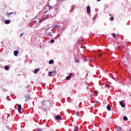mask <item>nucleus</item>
<instances>
[{
    "instance_id": "f257e3e1",
    "label": "nucleus",
    "mask_w": 131,
    "mask_h": 131,
    "mask_svg": "<svg viewBox=\"0 0 131 131\" xmlns=\"http://www.w3.org/2000/svg\"><path fill=\"white\" fill-rule=\"evenodd\" d=\"M52 30L50 29V28L46 29V34L49 36H53V34H52Z\"/></svg>"
},
{
    "instance_id": "f704fd0d",
    "label": "nucleus",
    "mask_w": 131,
    "mask_h": 131,
    "mask_svg": "<svg viewBox=\"0 0 131 131\" xmlns=\"http://www.w3.org/2000/svg\"><path fill=\"white\" fill-rule=\"evenodd\" d=\"M118 49H119V50H121V49H120V47L119 46H118Z\"/></svg>"
},
{
    "instance_id": "473e14b6",
    "label": "nucleus",
    "mask_w": 131,
    "mask_h": 131,
    "mask_svg": "<svg viewBox=\"0 0 131 131\" xmlns=\"http://www.w3.org/2000/svg\"><path fill=\"white\" fill-rule=\"evenodd\" d=\"M85 60L86 61H89L90 60H89V59L85 58ZM90 61H92V60H90Z\"/></svg>"
},
{
    "instance_id": "6ab92c4d",
    "label": "nucleus",
    "mask_w": 131,
    "mask_h": 131,
    "mask_svg": "<svg viewBox=\"0 0 131 131\" xmlns=\"http://www.w3.org/2000/svg\"><path fill=\"white\" fill-rule=\"evenodd\" d=\"M5 70H9V67H8L7 66H6L5 67Z\"/></svg>"
},
{
    "instance_id": "ea45409f",
    "label": "nucleus",
    "mask_w": 131,
    "mask_h": 131,
    "mask_svg": "<svg viewBox=\"0 0 131 131\" xmlns=\"http://www.w3.org/2000/svg\"><path fill=\"white\" fill-rule=\"evenodd\" d=\"M57 8H55V10H57Z\"/></svg>"
},
{
    "instance_id": "cd10ccee",
    "label": "nucleus",
    "mask_w": 131,
    "mask_h": 131,
    "mask_svg": "<svg viewBox=\"0 0 131 131\" xmlns=\"http://www.w3.org/2000/svg\"><path fill=\"white\" fill-rule=\"evenodd\" d=\"M75 128H76V129L78 130V126L76 125L75 126Z\"/></svg>"
},
{
    "instance_id": "f3484780",
    "label": "nucleus",
    "mask_w": 131,
    "mask_h": 131,
    "mask_svg": "<svg viewBox=\"0 0 131 131\" xmlns=\"http://www.w3.org/2000/svg\"><path fill=\"white\" fill-rule=\"evenodd\" d=\"M113 37H114V38H118L116 37V35L114 33H113Z\"/></svg>"
},
{
    "instance_id": "f8f14e48",
    "label": "nucleus",
    "mask_w": 131,
    "mask_h": 131,
    "mask_svg": "<svg viewBox=\"0 0 131 131\" xmlns=\"http://www.w3.org/2000/svg\"><path fill=\"white\" fill-rule=\"evenodd\" d=\"M11 15H13V12H10V13H7V15L9 17H10V16H11Z\"/></svg>"
},
{
    "instance_id": "c85d7f7f",
    "label": "nucleus",
    "mask_w": 131,
    "mask_h": 131,
    "mask_svg": "<svg viewBox=\"0 0 131 131\" xmlns=\"http://www.w3.org/2000/svg\"><path fill=\"white\" fill-rule=\"evenodd\" d=\"M99 57H100L101 58V57H102V56H103V54H98Z\"/></svg>"
},
{
    "instance_id": "7ed1b4c3",
    "label": "nucleus",
    "mask_w": 131,
    "mask_h": 131,
    "mask_svg": "<svg viewBox=\"0 0 131 131\" xmlns=\"http://www.w3.org/2000/svg\"><path fill=\"white\" fill-rule=\"evenodd\" d=\"M71 76H72V73H70L69 75L66 77L67 80H70L71 79Z\"/></svg>"
},
{
    "instance_id": "dca6fc26",
    "label": "nucleus",
    "mask_w": 131,
    "mask_h": 131,
    "mask_svg": "<svg viewBox=\"0 0 131 131\" xmlns=\"http://www.w3.org/2000/svg\"><path fill=\"white\" fill-rule=\"evenodd\" d=\"M123 119H124V120L125 121H127V117H126V116H124L123 117Z\"/></svg>"
},
{
    "instance_id": "ddd939ff",
    "label": "nucleus",
    "mask_w": 131,
    "mask_h": 131,
    "mask_svg": "<svg viewBox=\"0 0 131 131\" xmlns=\"http://www.w3.org/2000/svg\"><path fill=\"white\" fill-rule=\"evenodd\" d=\"M108 111H111V107H110V105H108L106 107Z\"/></svg>"
},
{
    "instance_id": "4468645a",
    "label": "nucleus",
    "mask_w": 131,
    "mask_h": 131,
    "mask_svg": "<svg viewBox=\"0 0 131 131\" xmlns=\"http://www.w3.org/2000/svg\"><path fill=\"white\" fill-rule=\"evenodd\" d=\"M38 71H39V69H35V70H34L35 74H36V73H37V72H38Z\"/></svg>"
},
{
    "instance_id": "5701e85b",
    "label": "nucleus",
    "mask_w": 131,
    "mask_h": 131,
    "mask_svg": "<svg viewBox=\"0 0 131 131\" xmlns=\"http://www.w3.org/2000/svg\"><path fill=\"white\" fill-rule=\"evenodd\" d=\"M54 27H55V28H57L58 30H59V27H58V25H55V26H54Z\"/></svg>"
},
{
    "instance_id": "f03ea898",
    "label": "nucleus",
    "mask_w": 131,
    "mask_h": 131,
    "mask_svg": "<svg viewBox=\"0 0 131 131\" xmlns=\"http://www.w3.org/2000/svg\"><path fill=\"white\" fill-rule=\"evenodd\" d=\"M57 74V72L53 71V72H48V76H55Z\"/></svg>"
},
{
    "instance_id": "72a5a7b5",
    "label": "nucleus",
    "mask_w": 131,
    "mask_h": 131,
    "mask_svg": "<svg viewBox=\"0 0 131 131\" xmlns=\"http://www.w3.org/2000/svg\"><path fill=\"white\" fill-rule=\"evenodd\" d=\"M30 88V85H28V86H27V89H28V88Z\"/></svg>"
},
{
    "instance_id": "7c9ffc66",
    "label": "nucleus",
    "mask_w": 131,
    "mask_h": 131,
    "mask_svg": "<svg viewBox=\"0 0 131 131\" xmlns=\"http://www.w3.org/2000/svg\"><path fill=\"white\" fill-rule=\"evenodd\" d=\"M23 34H24V33H23L20 35V37L22 36V35H23Z\"/></svg>"
},
{
    "instance_id": "0eeeda50",
    "label": "nucleus",
    "mask_w": 131,
    "mask_h": 131,
    "mask_svg": "<svg viewBox=\"0 0 131 131\" xmlns=\"http://www.w3.org/2000/svg\"><path fill=\"white\" fill-rule=\"evenodd\" d=\"M19 53V51H18L17 50H15L14 51V56H15V57H17V56H18V53Z\"/></svg>"
},
{
    "instance_id": "20e7f679",
    "label": "nucleus",
    "mask_w": 131,
    "mask_h": 131,
    "mask_svg": "<svg viewBox=\"0 0 131 131\" xmlns=\"http://www.w3.org/2000/svg\"><path fill=\"white\" fill-rule=\"evenodd\" d=\"M86 10H87V13L88 14H90L91 13V6H88Z\"/></svg>"
},
{
    "instance_id": "39448f33",
    "label": "nucleus",
    "mask_w": 131,
    "mask_h": 131,
    "mask_svg": "<svg viewBox=\"0 0 131 131\" xmlns=\"http://www.w3.org/2000/svg\"><path fill=\"white\" fill-rule=\"evenodd\" d=\"M25 98L26 99V102H27V101H28V100H29L30 99V97L29 96V94L26 95Z\"/></svg>"
},
{
    "instance_id": "2eb2a0df",
    "label": "nucleus",
    "mask_w": 131,
    "mask_h": 131,
    "mask_svg": "<svg viewBox=\"0 0 131 131\" xmlns=\"http://www.w3.org/2000/svg\"><path fill=\"white\" fill-rule=\"evenodd\" d=\"M53 63H54V60H53V59H51V60H50L49 61V64H53Z\"/></svg>"
},
{
    "instance_id": "a19ab883",
    "label": "nucleus",
    "mask_w": 131,
    "mask_h": 131,
    "mask_svg": "<svg viewBox=\"0 0 131 131\" xmlns=\"http://www.w3.org/2000/svg\"><path fill=\"white\" fill-rule=\"evenodd\" d=\"M118 35H119V34H118Z\"/></svg>"
},
{
    "instance_id": "2f4dec72",
    "label": "nucleus",
    "mask_w": 131,
    "mask_h": 131,
    "mask_svg": "<svg viewBox=\"0 0 131 131\" xmlns=\"http://www.w3.org/2000/svg\"><path fill=\"white\" fill-rule=\"evenodd\" d=\"M82 48L83 49V50H85V49H86V47H83Z\"/></svg>"
},
{
    "instance_id": "e433bc0d",
    "label": "nucleus",
    "mask_w": 131,
    "mask_h": 131,
    "mask_svg": "<svg viewBox=\"0 0 131 131\" xmlns=\"http://www.w3.org/2000/svg\"><path fill=\"white\" fill-rule=\"evenodd\" d=\"M109 16H112V14H109Z\"/></svg>"
},
{
    "instance_id": "6e6552de",
    "label": "nucleus",
    "mask_w": 131,
    "mask_h": 131,
    "mask_svg": "<svg viewBox=\"0 0 131 131\" xmlns=\"http://www.w3.org/2000/svg\"><path fill=\"white\" fill-rule=\"evenodd\" d=\"M21 108H22V106H21V105L18 104V112H21Z\"/></svg>"
},
{
    "instance_id": "c9c22d12",
    "label": "nucleus",
    "mask_w": 131,
    "mask_h": 131,
    "mask_svg": "<svg viewBox=\"0 0 131 131\" xmlns=\"http://www.w3.org/2000/svg\"><path fill=\"white\" fill-rule=\"evenodd\" d=\"M87 89L88 90H89L90 89V88L89 86H87Z\"/></svg>"
},
{
    "instance_id": "a211bd4d",
    "label": "nucleus",
    "mask_w": 131,
    "mask_h": 131,
    "mask_svg": "<svg viewBox=\"0 0 131 131\" xmlns=\"http://www.w3.org/2000/svg\"><path fill=\"white\" fill-rule=\"evenodd\" d=\"M120 130H121V126H118V129H117V131H120Z\"/></svg>"
},
{
    "instance_id": "c756f323",
    "label": "nucleus",
    "mask_w": 131,
    "mask_h": 131,
    "mask_svg": "<svg viewBox=\"0 0 131 131\" xmlns=\"http://www.w3.org/2000/svg\"><path fill=\"white\" fill-rule=\"evenodd\" d=\"M94 92H95V94H96L97 95H98V91H95Z\"/></svg>"
},
{
    "instance_id": "aec40b11",
    "label": "nucleus",
    "mask_w": 131,
    "mask_h": 131,
    "mask_svg": "<svg viewBox=\"0 0 131 131\" xmlns=\"http://www.w3.org/2000/svg\"><path fill=\"white\" fill-rule=\"evenodd\" d=\"M110 20H111V21H113V20H114V17H113V16H111L110 18Z\"/></svg>"
},
{
    "instance_id": "412c9836",
    "label": "nucleus",
    "mask_w": 131,
    "mask_h": 131,
    "mask_svg": "<svg viewBox=\"0 0 131 131\" xmlns=\"http://www.w3.org/2000/svg\"><path fill=\"white\" fill-rule=\"evenodd\" d=\"M50 42H51V43H54V42H55V40H54V39L51 40Z\"/></svg>"
},
{
    "instance_id": "bb28decb",
    "label": "nucleus",
    "mask_w": 131,
    "mask_h": 131,
    "mask_svg": "<svg viewBox=\"0 0 131 131\" xmlns=\"http://www.w3.org/2000/svg\"><path fill=\"white\" fill-rule=\"evenodd\" d=\"M97 17L96 15H94V17H93V20H96V17Z\"/></svg>"
},
{
    "instance_id": "423d86ee",
    "label": "nucleus",
    "mask_w": 131,
    "mask_h": 131,
    "mask_svg": "<svg viewBox=\"0 0 131 131\" xmlns=\"http://www.w3.org/2000/svg\"><path fill=\"white\" fill-rule=\"evenodd\" d=\"M46 104H47V102H46V100L43 101L41 102V107H45L46 106Z\"/></svg>"
},
{
    "instance_id": "1a4fd4ad",
    "label": "nucleus",
    "mask_w": 131,
    "mask_h": 131,
    "mask_svg": "<svg viewBox=\"0 0 131 131\" xmlns=\"http://www.w3.org/2000/svg\"><path fill=\"white\" fill-rule=\"evenodd\" d=\"M120 104L121 105V107H122V108L125 107V104H123V102L122 101H120Z\"/></svg>"
},
{
    "instance_id": "a878e982",
    "label": "nucleus",
    "mask_w": 131,
    "mask_h": 131,
    "mask_svg": "<svg viewBox=\"0 0 131 131\" xmlns=\"http://www.w3.org/2000/svg\"><path fill=\"white\" fill-rule=\"evenodd\" d=\"M38 131H43V130L41 128H38Z\"/></svg>"
},
{
    "instance_id": "4be33fe9",
    "label": "nucleus",
    "mask_w": 131,
    "mask_h": 131,
    "mask_svg": "<svg viewBox=\"0 0 131 131\" xmlns=\"http://www.w3.org/2000/svg\"><path fill=\"white\" fill-rule=\"evenodd\" d=\"M105 86H106V88H110V85L108 84H105Z\"/></svg>"
},
{
    "instance_id": "9b49d317",
    "label": "nucleus",
    "mask_w": 131,
    "mask_h": 131,
    "mask_svg": "<svg viewBox=\"0 0 131 131\" xmlns=\"http://www.w3.org/2000/svg\"><path fill=\"white\" fill-rule=\"evenodd\" d=\"M5 23V24H10L11 23V20H6Z\"/></svg>"
},
{
    "instance_id": "b1692460",
    "label": "nucleus",
    "mask_w": 131,
    "mask_h": 131,
    "mask_svg": "<svg viewBox=\"0 0 131 131\" xmlns=\"http://www.w3.org/2000/svg\"><path fill=\"white\" fill-rule=\"evenodd\" d=\"M75 62H76V63H78L79 62V59H75Z\"/></svg>"
},
{
    "instance_id": "393cba45",
    "label": "nucleus",
    "mask_w": 131,
    "mask_h": 131,
    "mask_svg": "<svg viewBox=\"0 0 131 131\" xmlns=\"http://www.w3.org/2000/svg\"><path fill=\"white\" fill-rule=\"evenodd\" d=\"M76 115H77V116H79V112H76Z\"/></svg>"
},
{
    "instance_id": "9d476101",
    "label": "nucleus",
    "mask_w": 131,
    "mask_h": 131,
    "mask_svg": "<svg viewBox=\"0 0 131 131\" xmlns=\"http://www.w3.org/2000/svg\"><path fill=\"white\" fill-rule=\"evenodd\" d=\"M61 118H62V117H61V116H60V115H57V116H56V119L57 120H59V119H61Z\"/></svg>"
},
{
    "instance_id": "58836bf2",
    "label": "nucleus",
    "mask_w": 131,
    "mask_h": 131,
    "mask_svg": "<svg viewBox=\"0 0 131 131\" xmlns=\"http://www.w3.org/2000/svg\"><path fill=\"white\" fill-rule=\"evenodd\" d=\"M128 131H131V129H130L129 130H128Z\"/></svg>"
},
{
    "instance_id": "4c0bfd02",
    "label": "nucleus",
    "mask_w": 131,
    "mask_h": 131,
    "mask_svg": "<svg viewBox=\"0 0 131 131\" xmlns=\"http://www.w3.org/2000/svg\"><path fill=\"white\" fill-rule=\"evenodd\" d=\"M97 2H101V0H97Z\"/></svg>"
}]
</instances>
